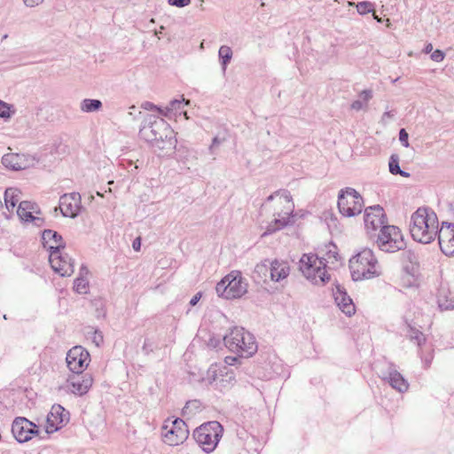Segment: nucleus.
<instances>
[{"label": "nucleus", "instance_id": "1", "mask_svg": "<svg viewBox=\"0 0 454 454\" xmlns=\"http://www.w3.org/2000/svg\"><path fill=\"white\" fill-rule=\"evenodd\" d=\"M139 136L150 144L155 152L168 154L176 148L175 132L162 118L149 115L139 130Z\"/></svg>", "mask_w": 454, "mask_h": 454}, {"label": "nucleus", "instance_id": "2", "mask_svg": "<svg viewBox=\"0 0 454 454\" xmlns=\"http://www.w3.org/2000/svg\"><path fill=\"white\" fill-rule=\"evenodd\" d=\"M438 228L437 215L431 209L419 207L411 216L410 232L415 241L431 243L437 236Z\"/></svg>", "mask_w": 454, "mask_h": 454}, {"label": "nucleus", "instance_id": "3", "mask_svg": "<svg viewBox=\"0 0 454 454\" xmlns=\"http://www.w3.org/2000/svg\"><path fill=\"white\" fill-rule=\"evenodd\" d=\"M277 199L274 207V219L267 225L262 236L272 234L294 223V204L290 192L286 190H279L270 194L266 201Z\"/></svg>", "mask_w": 454, "mask_h": 454}, {"label": "nucleus", "instance_id": "4", "mask_svg": "<svg viewBox=\"0 0 454 454\" xmlns=\"http://www.w3.org/2000/svg\"><path fill=\"white\" fill-rule=\"evenodd\" d=\"M349 269L353 280L359 281L379 277L382 268L372 250L364 248L349 260Z\"/></svg>", "mask_w": 454, "mask_h": 454}, {"label": "nucleus", "instance_id": "5", "mask_svg": "<svg viewBox=\"0 0 454 454\" xmlns=\"http://www.w3.org/2000/svg\"><path fill=\"white\" fill-rule=\"evenodd\" d=\"M225 347L240 356H251L257 350V344L252 333L243 327L235 326L223 337Z\"/></svg>", "mask_w": 454, "mask_h": 454}, {"label": "nucleus", "instance_id": "6", "mask_svg": "<svg viewBox=\"0 0 454 454\" xmlns=\"http://www.w3.org/2000/svg\"><path fill=\"white\" fill-rule=\"evenodd\" d=\"M299 268L303 276L315 285H325L330 280L325 262L317 254H304L300 259Z\"/></svg>", "mask_w": 454, "mask_h": 454}, {"label": "nucleus", "instance_id": "7", "mask_svg": "<svg viewBox=\"0 0 454 454\" xmlns=\"http://www.w3.org/2000/svg\"><path fill=\"white\" fill-rule=\"evenodd\" d=\"M215 291L226 299L240 298L247 292V283L239 271H231L217 283Z\"/></svg>", "mask_w": 454, "mask_h": 454}, {"label": "nucleus", "instance_id": "8", "mask_svg": "<svg viewBox=\"0 0 454 454\" xmlns=\"http://www.w3.org/2000/svg\"><path fill=\"white\" fill-rule=\"evenodd\" d=\"M223 432V427L217 421H210L201 425L194 430L193 437L204 451H213Z\"/></svg>", "mask_w": 454, "mask_h": 454}, {"label": "nucleus", "instance_id": "9", "mask_svg": "<svg viewBox=\"0 0 454 454\" xmlns=\"http://www.w3.org/2000/svg\"><path fill=\"white\" fill-rule=\"evenodd\" d=\"M376 243L381 251L387 253L402 250L405 246L401 231L395 225L382 227L380 230Z\"/></svg>", "mask_w": 454, "mask_h": 454}, {"label": "nucleus", "instance_id": "10", "mask_svg": "<svg viewBox=\"0 0 454 454\" xmlns=\"http://www.w3.org/2000/svg\"><path fill=\"white\" fill-rule=\"evenodd\" d=\"M363 207L364 200L355 189L347 187L340 191L338 196V208L342 215L355 216L362 212Z\"/></svg>", "mask_w": 454, "mask_h": 454}, {"label": "nucleus", "instance_id": "11", "mask_svg": "<svg viewBox=\"0 0 454 454\" xmlns=\"http://www.w3.org/2000/svg\"><path fill=\"white\" fill-rule=\"evenodd\" d=\"M161 434L165 443L177 446L188 437L189 431L184 421L179 418L166 420L161 427Z\"/></svg>", "mask_w": 454, "mask_h": 454}, {"label": "nucleus", "instance_id": "12", "mask_svg": "<svg viewBox=\"0 0 454 454\" xmlns=\"http://www.w3.org/2000/svg\"><path fill=\"white\" fill-rule=\"evenodd\" d=\"M49 251V262L52 270L62 277L71 276L74 271V260L68 254L61 253L60 245H50Z\"/></svg>", "mask_w": 454, "mask_h": 454}, {"label": "nucleus", "instance_id": "13", "mask_svg": "<svg viewBox=\"0 0 454 454\" xmlns=\"http://www.w3.org/2000/svg\"><path fill=\"white\" fill-rule=\"evenodd\" d=\"M66 361L72 372L82 374L89 365L90 356L82 346H75L67 352Z\"/></svg>", "mask_w": 454, "mask_h": 454}, {"label": "nucleus", "instance_id": "14", "mask_svg": "<svg viewBox=\"0 0 454 454\" xmlns=\"http://www.w3.org/2000/svg\"><path fill=\"white\" fill-rule=\"evenodd\" d=\"M36 425L24 417L16 418L12 425V433L19 442H26L38 434Z\"/></svg>", "mask_w": 454, "mask_h": 454}, {"label": "nucleus", "instance_id": "15", "mask_svg": "<svg viewBox=\"0 0 454 454\" xmlns=\"http://www.w3.org/2000/svg\"><path fill=\"white\" fill-rule=\"evenodd\" d=\"M38 160L35 156L23 153H6L2 157L3 165L12 170H22L34 167Z\"/></svg>", "mask_w": 454, "mask_h": 454}, {"label": "nucleus", "instance_id": "16", "mask_svg": "<svg viewBox=\"0 0 454 454\" xmlns=\"http://www.w3.org/2000/svg\"><path fill=\"white\" fill-rule=\"evenodd\" d=\"M384 209L380 205L368 207L364 211V225L368 232L380 230L386 226Z\"/></svg>", "mask_w": 454, "mask_h": 454}, {"label": "nucleus", "instance_id": "17", "mask_svg": "<svg viewBox=\"0 0 454 454\" xmlns=\"http://www.w3.org/2000/svg\"><path fill=\"white\" fill-rule=\"evenodd\" d=\"M438 242L442 252L446 255H454V225L452 223L442 222L437 232Z\"/></svg>", "mask_w": 454, "mask_h": 454}, {"label": "nucleus", "instance_id": "18", "mask_svg": "<svg viewBox=\"0 0 454 454\" xmlns=\"http://www.w3.org/2000/svg\"><path fill=\"white\" fill-rule=\"evenodd\" d=\"M81 207V195L78 192L64 194L59 199V208L66 217H76Z\"/></svg>", "mask_w": 454, "mask_h": 454}, {"label": "nucleus", "instance_id": "19", "mask_svg": "<svg viewBox=\"0 0 454 454\" xmlns=\"http://www.w3.org/2000/svg\"><path fill=\"white\" fill-rule=\"evenodd\" d=\"M68 420V412L59 405L55 404L51 407V411L46 419V434H51L59 430L62 425Z\"/></svg>", "mask_w": 454, "mask_h": 454}, {"label": "nucleus", "instance_id": "20", "mask_svg": "<svg viewBox=\"0 0 454 454\" xmlns=\"http://www.w3.org/2000/svg\"><path fill=\"white\" fill-rule=\"evenodd\" d=\"M380 377L387 381L394 389L404 393L409 388V383L403 375L395 369L393 364H389L387 372H381Z\"/></svg>", "mask_w": 454, "mask_h": 454}, {"label": "nucleus", "instance_id": "21", "mask_svg": "<svg viewBox=\"0 0 454 454\" xmlns=\"http://www.w3.org/2000/svg\"><path fill=\"white\" fill-rule=\"evenodd\" d=\"M92 377L90 374H75L68 378L69 390L78 395L86 394L92 386Z\"/></svg>", "mask_w": 454, "mask_h": 454}, {"label": "nucleus", "instance_id": "22", "mask_svg": "<svg viewBox=\"0 0 454 454\" xmlns=\"http://www.w3.org/2000/svg\"><path fill=\"white\" fill-rule=\"evenodd\" d=\"M334 300L340 309L347 316L350 317L355 313L356 309L352 299L339 286L334 293Z\"/></svg>", "mask_w": 454, "mask_h": 454}, {"label": "nucleus", "instance_id": "23", "mask_svg": "<svg viewBox=\"0 0 454 454\" xmlns=\"http://www.w3.org/2000/svg\"><path fill=\"white\" fill-rule=\"evenodd\" d=\"M290 267L287 262L273 260L271 261L270 280L279 282L289 276Z\"/></svg>", "mask_w": 454, "mask_h": 454}, {"label": "nucleus", "instance_id": "24", "mask_svg": "<svg viewBox=\"0 0 454 454\" xmlns=\"http://www.w3.org/2000/svg\"><path fill=\"white\" fill-rule=\"evenodd\" d=\"M35 209V204L31 203L27 200L20 201L19 204V207L17 208V215L19 217L26 222L28 221H41L43 222V220L40 217L34 216L33 211Z\"/></svg>", "mask_w": 454, "mask_h": 454}, {"label": "nucleus", "instance_id": "25", "mask_svg": "<svg viewBox=\"0 0 454 454\" xmlns=\"http://www.w3.org/2000/svg\"><path fill=\"white\" fill-rule=\"evenodd\" d=\"M21 192L16 187L7 188L4 192V204L9 212H13L16 205L20 202Z\"/></svg>", "mask_w": 454, "mask_h": 454}, {"label": "nucleus", "instance_id": "26", "mask_svg": "<svg viewBox=\"0 0 454 454\" xmlns=\"http://www.w3.org/2000/svg\"><path fill=\"white\" fill-rule=\"evenodd\" d=\"M43 247L49 250L50 245L57 247L60 245V249L64 248L62 237L57 231L52 230H44L42 235Z\"/></svg>", "mask_w": 454, "mask_h": 454}, {"label": "nucleus", "instance_id": "27", "mask_svg": "<svg viewBox=\"0 0 454 454\" xmlns=\"http://www.w3.org/2000/svg\"><path fill=\"white\" fill-rule=\"evenodd\" d=\"M406 337L411 341H414L419 347H421V345L426 341L424 333L412 326L408 321H406Z\"/></svg>", "mask_w": 454, "mask_h": 454}, {"label": "nucleus", "instance_id": "28", "mask_svg": "<svg viewBox=\"0 0 454 454\" xmlns=\"http://www.w3.org/2000/svg\"><path fill=\"white\" fill-rule=\"evenodd\" d=\"M190 101L185 100L184 98L182 99H174L169 102V104L164 108H157V110L164 116H168L170 113H176L181 110L184 105H189Z\"/></svg>", "mask_w": 454, "mask_h": 454}, {"label": "nucleus", "instance_id": "29", "mask_svg": "<svg viewBox=\"0 0 454 454\" xmlns=\"http://www.w3.org/2000/svg\"><path fill=\"white\" fill-rule=\"evenodd\" d=\"M271 261L264 260L260 263H257L254 268V274L263 281H266L267 278H270Z\"/></svg>", "mask_w": 454, "mask_h": 454}, {"label": "nucleus", "instance_id": "30", "mask_svg": "<svg viewBox=\"0 0 454 454\" xmlns=\"http://www.w3.org/2000/svg\"><path fill=\"white\" fill-rule=\"evenodd\" d=\"M102 107V102L98 99L85 98L81 103V110L84 113L98 112Z\"/></svg>", "mask_w": 454, "mask_h": 454}, {"label": "nucleus", "instance_id": "31", "mask_svg": "<svg viewBox=\"0 0 454 454\" xmlns=\"http://www.w3.org/2000/svg\"><path fill=\"white\" fill-rule=\"evenodd\" d=\"M218 56L221 60L223 71L225 72L227 65L232 58V50L227 45H223L219 49Z\"/></svg>", "mask_w": 454, "mask_h": 454}, {"label": "nucleus", "instance_id": "32", "mask_svg": "<svg viewBox=\"0 0 454 454\" xmlns=\"http://www.w3.org/2000/svg\"><path fill=\"white\" fill-rule=\"evenodd\" d=\"M320 260H323L325 262V267L327 264H334L338 262L339 254L337 252V247L334 245H330L329 249L326 252L324 257H320Z\"/></svg>", "mask_w": 454, "mask_h": 454}, {"label": "nucleus", "instance_id": "33", "mask_svg": "<svg viewBox=\"0 0 454 454\" xmlns=\"http://www.w3.org/2000/svg\"><path fill=\"white\" fill-rule=\"evenodd\" d=\"M15 114L13 106L0 100V118L9 120Z\"/></svg>", "mask_w": 454, "mask_h": 454}, {"label": "nucleus", "instance_id": "34", "mask_svg": "<svg viewBox=\"0 0 454 454\" xmlns=\"http://www.w3.org/2000/svg\"><path fill=\"white\" fill-rule=\"evenodd\" d=\"M89 288V281L83 277H79L74 280V289L78 294H87Z\"/></svg>", "mask_w": 454, "mask_h": 454}, {"label": "nucleus", "instance_id": "35", "mask_svg": "<svg viewBox=\"0 0 454 454\" xmlns=\"http://www.w3.org/2000/svg\"><path fill=\"white\" fill-rule=\"evenodd\" d=\"M206 380L208 381V383L212 384L213 382H216V385H218V381L219 382H222L224 380L223 379H221L219 380V376H218V368H217V365L215 364V365H211L209 367V369L207 370V376H206Z\"/></svg>", "mask_w": 454, "mask_h": 454}, {"label": "nucleus", "instance_id": "36", "mask_svg": "<svg viewBox=\"0 0 454 454\" xmlns=\"http://www.w3.org/2000/svg\"><path fill=\"white\" fill-rule=\"evenodd\" d=\"M388 167H389V172L392 175H397L398 173H401L398 155H396V154L391 155V157L389 159V162H388Z\"/></svg>", "mask_w": 454, "mask_h": 454}, {"label": "nucleus", "instance_id": "37", "mask_svg": "<svg viewBox=\"0 0 454 454\" xmlns=\"http://www.w3.org/2000/svg\"><path fill=\"white\" fill-rule=\"evenodd\" d=\"M356 10L360 14L364 15V14L373 12V4L370 2H365V1L359 2L356 4Z\"/></svg>", "mask_w": 454, "mask_h": 454}, {"label": "nucleus", "instance_id": "38", "mask_svg": "<svg viewBox=\"0 0 454 454\" xmlns=\"http://www.w3.org/2000/svg\"><path fill=\"white\" fill-rule=\"evenodd\" d=\"M157 348L155 341L151 338H146L144 341L142 350L145 355L151 354Z\"/></svg>", "mask_w": 454, "mask_h": 454}, {"label": "nucleus", "instance_id": "39", "mask_svg": "<svg viewBox=\"0 0 454 454\" xmlns=\"http://www.w3.org/2000/svg\"><path fill=\"white\" fill-rule=\"evenodd\" d=\"M420 356H421V359H422V362H423V364H424V368L425 369H427L430 367L431 364H432V361L434 359V351L433 349H429L428 352L427 353H421L420 354Z\"/></svg>", "mask_w": 454, "mask_h": 454}, {"label": "nucleus", "instance_id": "40", "mask_svg": "<svg viewBox=\"0 0 454 454\" xmlns=\"http://www.w3.org/2000/svg\"><path fill=\"white\" fill-rule=\"evenodd\" d=\"M445 54L441 50H435L434 51H432L431 53V59L435 62H441L444 59Z\"/></svg>", "mask_w": 454, "mask_h": 454}, {"label": "nucleus", "instance_id": "41", "mask_svg": "<svg viewBox=\"0 0 454 454\" xmlns=\"http://www.w3.org/2000/svg\"><path fill=\"white\" fill-rule=\"evenodd\" d=\"M168 3L171 6L176 7H185L191 4V0H168Z\"/></svg>", "mask_w": 454, "mask_h": 454}, {"label": "nucleus", "instance_id": "42", "mask_svg": "<svg viewBox=\"0 0 454 454\" xmlns=\"http://www.w3.org/2000/svg\"><path fill=\"white\" fill-rule=\"evenodd\" d=\"M408 138L409 135L407 131L404 129H401L399 131V140L402 143V145L405 147H408L410 145Z\"/></svg>", "mask_w": 454, "mask_h": 454}, {"label": "nucleus", "instance_id": "43", "mask_svg": "<svg viewBox=\"0 0 454 454\" xmlns=\"http://www.w3.org/2000/svg\"><path fill=\"white\" fill-rule=\"evenodd\" d=\"M223 143V139H220L218 137H215L212 140V143L208 148L209 153L211 154H215L216 148Z\"/></svg>", "mask_w": 454, "mask_h": 454}, {"label": "nucleus", "instance_id": "44", "mask_svg": "<svg viewBox=\"0 0 454 454\" xmlns=\"http://www.w3.org/2000/svg\"><path fill=\"white\" fill-rule=\"evenodd\" d=\"M191 408H194V409H198L199 408V403H198V402L196 400L190 401V402L186 403L185 406L183 408V414L185 415L186 413H188V411Z\"/></svg>", "mask_w": 454, "mask_h": 454}, {"label": "nucleus", "instance_id": "45", "mask_svg": "<svg viewBox=\"0 0 454 454\" xmlns=\"http://www.w3.org/2000/svg\"><path fill=\"white\" fill-rule=\"evenodd\" d=\"M92 341L98 347L101 343H103V334L99 331H95L93 333Z\"/></svg>", "mask_w": 454, "mask_h": 454}, {"label": "nucleus", "instance_id": "46", "mask_svg": "<svg viewBox=\"0 0 454 454\" xmlns=\"http://www.w3.org/2000/svg\"><path fill=\"white\" fill-rule=\"evenodd\" d=\"M404 259L410 261L411 263H417V256L411 251H405L403 253Z\"/></svg>", "mask_w": 454, "mask_h": 454}, {"label": "nucleus", "instance_id": "47", "mask_svg": "<svg viewBox=\"0 0 454 454\" xmlns=\"http://www.w3.org/2000/svg\"><path fill=\"white\" fill-rule=\"evenodd\" d=\"M360 97L364 101L368 102L372 98V91L371 90H364L360 93Z\"/></svg>", "mask_w": 454, "mask_h": 454}, {"label": "nucleus", "instance_id": "48", "mask_svg": "<svg viewBox=\"0 0 454 454\" xmlns=\"http://www.w3.org/2000/svg\"><path fill=\"white\" fill-rule=\"evenodd\" d=\"M27 7H35L41 4L43 0H23Z\"/></svg>", "mask_w": 454, "mask_h": 454}, {"label": "nucleus", "instance_id": "49", "mask_svg": "<svg viewBox=\"0 0 454 454\" xmlns=\"http://www.w3.org/2000/svg\"><path fill=\"white\" fill-rule=\"evenodd\" d=\"M439 307L444 310L454 309V302H452V301L440 302Z\"/></svg>", "mask_w": 454, "mask_h": 454}, {"label": "nucleus", "instance_id": "50", "mask_svg": "<svg viewBox=\"0 0 454 454\" xmlns=\"http://www.w3.org/2000/svg\"><path fill=\"white\" fill-rule=\"evenodd\" d=\"M364 107V104L362 103V101L360 100H355L352 105H351V108L356 110V111H359L361 110L362 108Z\"/></svg>", "mask_w": 454, "mask_h": 454}, {"label": "nucleus", "instance_id": "51", "mask_svg": "<svg viewBox=\"0 0 454 454\" xmlns=\"http://www.w3.org/2000/svg\"><path fill=\"white\" fill-rule=\"evenodd\" d=\"M132 247L135 251H139L141 247V239L138 237L134 239Z\"/></svg>", "mask_w": 454, "mask_h": 454}, {"label": "nucleus", "instance_id": "52", "mask_svg": "<svg viewBox=\"0 0 454 454\" xmlns=\"http://www.w3.org/2000/svg\"><path fill=\"white\" fill-rule=\"evenodd\" d=\"M200 297H201V295H200V293L196 294H195V295L191 299V301H190V304H191L192 306H195V305L198 303V301H200Z\"/></svg>", "mask_w": 454, "mask_h": 454}, {"label": "nucleus", "instance_id": "53", "mask_svg": "<svg viewBox=\"0 0 454 454\" xmlns=\"http://www.w3.org/2000/svg\"><path fill=\"white\" fill-rule=\"evenodd\" d=\"M394 115H395V114H394L393 111H387V112H385V113L383 114V115H382V117H381V121H383V122H384V121H386V119H387V118L391 119V118H393V117H394Z\"/></svg>", "mask_w": 454, "mask_h": 454}, {"label": "nucleus", "instance_id": "54", "mask_svg": "<svg viewBox=\"0 0 454 454\" xmlns=\"http://www.w3.org/2000/svg\"><path fill=\"white\" fill-rule=\"evenodd\" d=\"M432 51H433V45H432V43H427V44L425 46L424 50H423V51H424L425 53H427H427L432 52Z\"/></svg>", "mask_w": 454, "mask_h": 454}, {"label": "nucleus", "instance_id": "55", "mask_svg": "<svg viewBox=\"0 0 454 454\" xmlns=\"http://www.w3.org/2000/svg\"><path fill=\"white\" fill-rule=\"evenodd\" d=\"M89 270L85 266H82L80 269V277H83V275L88 274Z\"/></svg>", "mask_w": 454, "mask_h": 454}, {"label": "nucleus", "instance_id": "56", "mask_svg": "<svg viewBox=\"0 0 454 454\" xmlns=\"http://www.w3.org/2000/svg\"><path fill=\"white\" fill-rule=\"evenodd\" d=\"M226 377H228V380H226V381L230 383H231L234 380V376L232 373L229 374L228 372H226Z\"/></svg>", "mask_w": 454, "mask_h": 454}, {"label": "nucleus", "instance_id": "57", "mask_svg": "<svg viewBox=\"0 0 454 454\" xmlns=\"http://www.w3.org/2000/svg\"><path fill=\"white\" fill-rule=\"evenodd\" d=\"M397 175H400V176H404V177L410 176V174L408 172H405V171H403L402 169H401V173H398Z\"/></svg>", "mask_w": 454, "mask_h": 454}, {"label": "nucleus", "instance_id": "58", "mask_svg": "<svg viewBox=\"0 0 454 454\" xmlns=\"http://www.w3.org/2000/svg\"><path fill=\"white\" fill-rule=\"evenodd\" d=\"M32 222H33L35 225H37V226H40V225L43 223V222H41V221H32Z\"/></svg>", "mask_w": 454, "mask_h": 454}, {"label": "nucleus", "instance_id": "59", "mask_svg": "<svg viewBox=\"0 0 454 454\" xmlns=\"http://www.w3.org/2000/svg\"><path fill=\"white\" fill-rule=\"evenodd\" d=\"M373 12V17L375 20H377L379 22H380V19H379V17L375 14L374 11L372 12Z\"/></svg>", "mask_w": 454, "mask_h": 454}, {"label": "nucleus", "instance_id": "60", "mask_svg": "<svg viewBox=\"0 0 454 454\" xmlns=\"http://www.w3.org/2000/svg\"><path fill=\"white\" fill-rule=\"evenodd\" d=\"M204 0H201V3H200V7L203 6Z\"/></svg>", "mask_w": 454, "mask_h": 454}, {"label": "nucleus", "instance_id": "61", "mask_svg": "<svg viewBox=\"0 0 454 454\" xmlns=\"http://www.w3.org/2000/svg\"><path fill=\"white\" fill-rule=\"evenodd\" d=\"M204 0H201V3H200V7L203 6Z\"/></svg>", "mask_w": 454, "mask_h": 454}, {"label": "nucleus", "instance_id": "62", "mask_svg": "<svg viewBox=\"0 0 454 454\" xmlns=\"http://www.w3.org/2000/svg\"><path fill=\"white\" fill-rule=\"evenodd\" d=\"M204 0H201V3H200V7L203 6Z\"/></svg>", "mask_w": 454, "mask_h": 454}, {"label": "nucleus", "instance_id": "63", "mask_svg": "<svg viewBox=\"0 0 454 454\" xmlns=\"http://www.w3.org/2000/svg\"><path fill=\"white\" fill-rule=\"evenodd\" d=\"M226 362H227L229 364H231V360H229V362H228V359H226Z\"/></svg>", "mask_w": 454, "mask_h": 454}, {"label": "nucleus", "instance_id": "64", "mask_svg": "<svg viewBox=\"0 0 454 454\" xmlns=\"http://www.w3.org/2000/svg\"><path fill=\"white\" fill-rule=\"evenodd\" d=\"M97 195H98V196H102V195H101V192H97Z\"/></svg>", "mask_w": 454, "mask_h": 454}]
</instances>
